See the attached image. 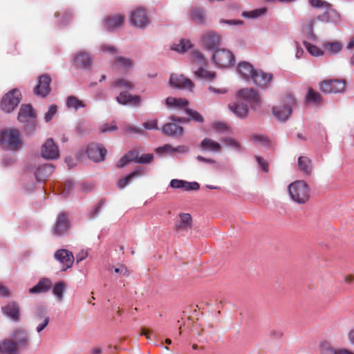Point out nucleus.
<instances>
[{
	"instance_id": "56",
	"label": "nucleus",
	"mask_w": 354,
	"mask_h": 354,
	"mask_svg": "<svg viewBox=\"0 0 354 354\" xmlns=\"http://www.w3.org/2000/svg\"><path fill=\"white\" fill-rule=\"evenodd\" d=\"M114 272L120 274L122 277H127L129 272L124 265H120L119 267L114 268Z\"/></svg>"
},
{
	"instance_id": "5",
	"label": "nucleus",
	"mask_w": 354,
	"mask_h": 354,
	"mask_svg": "<svg viewBox=\"0 0 354 354\" xmlns=\"http://www.w3.org/2000/svg\"><path fill=\"white\" fill-rule=\"evenodd\" d=\"M36 115L33 109L30 104L21 105L19 113L18 120L20 122L26 123L24 129L28 132L32 133L36 127Z\"/></svg>"
},
{
	"instance_id": "51",
	"label": "nucleus",
	"mask_w": 354,
	"mask_h": 354,
	"mask_svg": "<svg viewBox=\"0 0 354 354\" xmlns=\"http://www.w3.org/2000/svg\"><path fill=\"white\" fill-rule=\"evenodd\" d=\"M309 4L314 8L326 9L332 5L330 3L324 0H308Z\"/></svg>"
},
{
	"instance_id": "40",
	"label": "nucleus",
	"mask_w": 354,
	"mask_h": 354,
	"mask_svg": "<svg viewBox=\"0 0 354 354\" xmlns=\"http://www.w3.org/2000/svg\"><path fill=\"white\" fill-rule=\"evenodd\" d=\"M66 289V284L64 281H59L55 284L53 288V293L59 300L64 298V292Z\"/></svg>"
},
{
	"instance_id": "25",
	"label": "nucleus",
	"mask_w": 354,
	"mask_h": 354,
	"mask_svg": "<svg viewBox=\"0 0 354 354\" xmlns=\"http://www.w3.org/2000/svg\"><path fill=\"white\" fill-rule=\"evenodd\" d=\"M315 24V19L313 17L304 18L301 20V30L305 32L308 39L311 40H316L317 35L314 32V26Z\"/></svg>"
},
{
	"instance_id": "8",
	"label": "nucleus",
	"mask_w": 354,
	"mask_h": 354,
	"mask_svg": "<svg viewBox=\"0 0 354 354\" xmlns=\"http://www.w3.org/2000/svg\"><path fill=\"white\" fill-rule=\"evenodd\" d=\"M212 59L216 66L222 68L228 67L235 62L233 53L225 48L216 50Z\"/></svg>"
},
{
	"instance_id": "34",
	"label": "nucleus",
	"mask_w": 354,
	"mask_h": 354,
	"mask_svg": "<svg viewBox=\"0 0 354 354\" xmlns=\"http://www.w3.org/2000/svg\"><path fill=\"white\" fill-rule=\"evenodd\" d=\"M190 19L197 24H205L206 22L205 11L197 8L192 9Z\"/></svg>"
},
{
	"instance_id": "63",
	"label": "nucleus",
	"mask_w": 354,
	"mask_h": 354,
	"mask_svg": "<svg viewBox=\"0 0 354 354\" xmlns=\"http://www.w3.org/2000/svg\"><path fill=\"white\" fill-rule=\"evenodd\" d=\"M117 129L118 128L115 124L110 125L108 124H105L104 125H103L102 128V132L113 131L117 130Z\"/></svg>"
},
{
	"instance_id": "30",
	"label": "nucleus",
	"mask_w": 354,
	"mask_h": 354,
	"mask_svg": "<svg viewBox=\"0 0 354 354\" xmlns=\"http://www.w3.org/2000/svg\"><path fill=\"white\" fill-rule=\"evenodd\" d=\"M52 286V283L50 279L44 278L41 279L37 285L31 288L29 290V292L31 294H38L41 292H46L48 291Z\"/></svg>"
},
{
	"instance_id": "21",
	"label": "nucleus",
	"mask_w": 354,
	"mask_h": 354,
	"mask_svg": "<svg viewBox=\"0 0 354 354\" xmlns=\"http://www.w3.org/2000/svg\"><path fill=\"white\" fill-rule=\"evenodd\" d=\"M251 79L256 85L264 88L268 85L272 79V74L266 73L261 70H255Z\"/></svg>"
},
{
	"instance_id": "58",
	"label": "nucleus",
	"mask_w": 354,
	"mask_h": 354,
	"mask_svg": "<svg viewBox=\"0 0 354 354\" xmlns=\"http://www.w3.org/2000/svg\"><path fill=\"white\" fill-rule=\"evenodd\" d=\"M181 147H179L176 149H173L172 147L170 145H165L163 147H160L156 149V151L158 153H163V152H168L171 151H180Z\"/></svg>"
},
{
	"instance_id": "13",
	"label": "nucleus",
	"mask_w": 354,
	"mask_h": 354,
	"mask_svg": "<svg viewBox=\"0 0 354 354\" xmlns=\"http://www.w3.org/2000/svg\"><path fill=\"white\" fill-rule=\"evenodd\" d=\"M51 78L48 75H42L38 77V84L34 88V93L42 97H46L50 91Z\"/></svg>"
},
{
	"instance_id": "49",
	"label": "nucleus",
	"mask_w": 354,
	"mask_h": 354,
	"mask_svg": "<svg viewBox=\"0 0 354 354\" xmlns=\"http://www.w3.org/2000/svg\"><path fill=\"white\" fill-rule=\"evenodd\" d=\"M153 158L152 153H145L139 156L138 153L135 152L134 162L137 163H149Z\"/></svg>"
},
{
	"instance_id": "45",
	"label": "nucleus",
	"mask_w": 354,
	"mask_h": 354,
	"mask_svg": "<svg viewBox=\"0 0 354 354\" xmlns=\"http://www.w3.org/2000/svg\"><path fill=\"white\" fill-rule=\"evenodd\" d=\"M134 151H130L128 153L123 156L117 163V167L118 168H122L127 165H128L130 162H134Z\"/></svg>"
},
{
	"instance_id": "6",
	"label": "nucleus",
	"mask_w": 354,
	"mask_h": 354,
	"mask_svg": "<svg viewBox=\"0 0 354 354\" xmlns=\"http://www.w3.org/2000/svg\"><path fill=\"white\" fill-rule=\"evenodd\" d=\"M21 101V93L17 89L8 92L1 101V109L6 113L14 111Z\"/></svg>"
},
{
	"instance_id": "32",
	"label": "nucleus",
	"mask_w": 354,
	"mask_h": 354,
	"mask_svg": "<svg viewBox=\"0 0 354 354\" xmlns=\"http://www.w3.org/2000/svg\"><path fill=\"white\" fill-rule=\"evenodd\" d=\"M254 71L253 66L248 62H241L239 64L238 72L245 79L251 78Z\"/></svg>"
},
{
	"instance_id": "24",
	"label": "nucleus",
	"mask_w": 354,
	"mask_h": 354,
	"mask_svg": "<svg viewBox=\"0 0 354 354\" xmlns=\"http://www.w3.org/2000/svg\"><path fill=\"white\" fill-rule=\"evenodd\" d=\"M10 340L15 343V345L17 346L19 350L26 348L28 345V335L26 332L22 330H16Z\"/></svg>"
},
{
	"instance_id": "52",
	"label": "nucleus",
	"mask_w": 354,
	"mask_h": 354,
	"mask_svg": "<svg viewBox=\"0 0 354 354\" xmlns=\"http://www.w3.org/2000/svg\"><path fill=\"white\" fill-rule=\"evenodd\" d=\"M185 112L187 113V115L190 116L191 119L193 120L194 121L197 122H203V118L198 112L188 108L185 109Z\"/></svg>"
},
{
	"instance_id": "11",
	"label": "nucleus",
	"mask_w": 354,
	"mask_h": 354,
	"mask_svg": "<svg viewBox=\"0 0 354 354\" xmlns=\"http://www.w3.org/2000/svg\"><path fill=\"white\" fill-rule=\"evenodd\" d=\"M88 157L95 162H100L104 160L106 155V149L101 145L91 143L86 149Z\"/></svg>"
},
{
	"instance_id": "48",
	"label": "nucleus",
	"mask_w": 354,
	"mask_h": 354,
	"mask_svg": "<svg viewBox=\"0 0 354 354\" xmlns=\"http://www.w3.org/2000/svg\"><path fill=\"white\" fill-rule=\"evenodd\" d=\"M141 174V172L140 171H133L132 173H131L129 175H128L127 176H126L125 178H123L122 179H120L118 183V187L120 188V189H123L124 187H125L129 182L134 177H136V176H138Z\"/></svg>"
},
{
	"instance_id": "33",
	"label": "nucleus",
	"mask_w": 354,
	"mask_h": 354,
	"mask_svg": "<svg viewBox=\"0 0 354 354\" xmlns=\"http://www.w3.org/2000/svg\"><path fill=\"white\" fill-rule=\"evenodd\" d=\"M201 148L207 151L219 152L221 145L210 138H205L200 145Z\"/></svg>"
},
{
	"instance_id": "64",
	"label": "nucleus",
	"mask_w": 354,
	"mask_h": 354,
	"mask_svg": "<svg viewBox=\"0 0 354 354\" xmlns=\"http://www.w3.org/2000/svg\"><path fill=\"white\" fill-rule=\"evenodd\" d=\"M10 295L9 290L0 283V296L8 297Z\"/></svg>"
},
{
	"instance_id": "43",
	"label": "nucleus",
	"mask_w": 354,
	"mask_h": 354,
	"mask_svg": "<svg viewBox=\"0 0 354 354\" xmlns=\"http://www.w3.org/2000/svg\"><path fill=\"white\" fill-rule=\"evenodd\" d=\"M266 12L267 9L266 8H261L252 11H243L241 13V16L245 18H257L266 14Z\"/></svg>"
},
{
	"instance_id": "46",
	"label": "nucleus",
	"mask_w": 354,
	"mask_h": 354,
	"mask_svg": "<svg viewBox=\"0 0 354 354\" xmlns=\"http://www.w3.org/2000/svg\"><path fill=\"white\" fill-rule=\"evenodd\" d=\"M113 86L114 87L126 88L128 90H132L134 88L133 84L126 79H119L115 80L113 82Z\"/></svg>"
},
{
	"instance_id": "42",
	"label": "nucleus",
	"mask_w": 354,
	"mask_h": 354,
	"mask_svg": "<svg viewBox=\"0 0 354 354\" xmlns=\"http://www.w3.org/2000/svg\"><path fill=\"white\" fill-rule=\"evenodd\" d=\"M115 64L124 71H127L131 67L132 61L130 59L119 56L115 57Z\"/></svg>"
},
{
	"instance_id": "1",
	"label": "nucleus",
	"mask_w": 354,
	"mask_h": 354,
	"mask_svg": "<svg viewBox=\"0 0 354 354\" xmlns=\"http://www.w3.org/2000/svg\"><path fill=\"white\" fill-rule=\"evenodd\" d=\"M239 100L236 102L229 104V109L240 118H245L248 113V104L243 101L248 102L251 108L256 110L260 107V97L254 88H243L239 91Z\"/></svg>"
},
{
	"instance_id": "3",
	"label": "nucleus",
	"mask_w": 354,
	"mask_h": 354,
	"mask_svg": "<svg viewBox=\"0 0 354 354\" xmlns=\"http://www.w3.org/2000/svg\"><path fill=\"white\" fill-rule=\"evenodd\" d=\"M0 145L5 149L19 150L22 145L19 131L16 129H11L0 132Z\"/></svg>"
},
{
	"instance_id": "27",
	"label": "nucleus",
	"mask_w": 354,
	"mask_h": 354,
	"mask_svg": "<svg viewBox=\"0 0 354 354\" xmlns=\"http://www.w3.org/2000/svg\"><path fill=\"white\" fill-rule=\"evenodd\" d=\"M124 22V16L120 14L109 17L106 21V28L109 31H113L120 28Z\"/></svg>"
},
{
	"instance_id": "38",
	"label": "nucleus",
	"mask_w": 354,
	"mask_h": 354,
	"mask_svg": "<svg viewBox=\"0 0 354 354\" xmlns=\"http://www.w3.org/2000/svg\"><path fill=\"white\" fill-rule=\"evenodd\" d=\"M194 73L198 77L209 81L216 78L215 72L207 71V69L204 68V66L198 68L194 71Z\"/></svg>"
},
{
	"instance_id": "23",
	"label": "nucleus",
	"mask_w": 354,
	"mask_h": 354,
	"mask_svg": "<svg viewBox=\"0 0 354 354\" xmlns=\"http://www.w3.org/2000/svg\"><path fill=\"white\" fill-rule=\"evenodd\" d=\"M2 311L13 321L19 322L20 320V308L16 302H9L2 307Z\"/></svg>"
},
{
	"instance_id": "54",
	"label": "nucleus",
	"mask_w": 354,
	"mask_h": 354,
	"mask_svg": "<svg viewBox=\"0 0 354 354\" xmlns=\"http://www.w3.org/2000/svg\"><path fill=\"white\" fill-rule=\"evenodd\" d=\"M57 106L56 105H50L49 106V109H48V111L45 114V120L46 122H49L50 121L53 116L55 115V113H57Z\"/></svg>"
},
{
	"instance_id": "10",
	"label": "nucleus",
	"mask_w": 354,
	"mask_h": 354,
	"mask_svg": "<svg viewBox=\"0 0 354 354\" xmlns=\"http://www.w3.org/2000/svg\"><path fill=\"white\" fill-rule=\"evenodd\" d=\"M41 156L47 160H55L59 157L58 146L54 142L52 138L47 139L42 145Z\"/></svg>"
},
{
	"instance_id": "22",
	"label": "nucleus",
	"mask_w": 354,
	"mask_h": 354,
	"mask_svg": "<svg viewBox=\"0 0 354 354\" xmlns=\"http://www.w3.org/2000/svg\"><path fill=\"white\" fill-rule=\"evenodd\" d=\"M55 167L53 164H44L42 165H39L35 172L37 181H44L53 173Z\"/></svg>"
},
{
	"instance_id": "18",
	"label": "nucleus",
	"mask_w": 354,
	"mask_h": 354,
	"mask_svg": "<svg viewBox=\"0 0 354 354\" xmlns=\"http://www.w3.org/2000/svg\"><path fill=\"white\" fill-rule=\"evenodd\" d=\"M340 14L335 9L333 6L324 9V12L317 16L316 19L323 23H337L340 20Z\"/></svg>"
},
{
	"instance_id": "7",
	"label": "nucleus",
	"mask_w": 354,
	"mask_h": 354,
	"mask_svg": "<svg viewBox=\"0 0 354 354\" xmlns=\"http://www.w3.org/2000/svg\"><path fill=\"white\" fill-rule=\"evenodd\" d=\"M169 120L171 122L165 124L162 127L163 133L170 137H179L183 133V128L177 125L176 122H187L190 119L187 120L176 115H171Z\"/></svg>"
},
{
	"instance_id": "59",
	"label": "nucleus",
	"mask_w": 354,
	"mask_h": 354,
	"mask_svg": "<svg viewBox=\"0 0 354 354\" xmlns=\"http://www.w3.org/2000/svg\"><path fill=\"white\" fill-rule=\"evenodd\" d=\"M35 318L37 322H39V320L44 319V316H47L46 315L45 309L43 307H38L35 312Z\"/></svg>"
},
{
	"instance_id": "26",
	"label": "nucleus",
	"mask_w": 354,
	"mask_h": 354,
	"mask_svg": "<svg viewBox=\"0 0 354 354\" xmlns=\"http://www.w3.org/2000/svg\"><path fill=\"white\" fill-rule=\"evenodd\" d=\"M170 186L175 189H182L185 191L198 190L200 185L196 182L188 183L178 179H172L170 181Z\"/></svg>"
},
{
	"instance_id": "20",
	"label": "nucleus",
	"mask_w": 354,
	"mask_h": 354,
	"mask_svg": "<svg viewBox=\"0 0 354 354\" xmlns=\"http://www.w3.org/2000/svg\"><path fill=\"white\" fill-rule=\"evenodd\" d=\"M202 42L203 45L207 49H213L220 44L221 37L220 35L215 32H207L202 36Z\"/></svg>"
},
{
	"instance_id": "9",
	"label": "nucleus",
	"mask_w": 354,
	"mask_h": 354,
	"mask_svg": "<svg viewBox=\"0 0 354 354\" xmlns=\"http://www.w3.org/2000/svg\"><path fill=\"white\" fill-rule=\"evenodd\" d=\"M346 82L342 80H326L319 84V89L325 93H337L344 90Z\"/></svg>"
},
{
	"instance_id": "55",
	"label": "nucleus",
	"mask_w": 354,
	"mask_h": 354,
	"mask_svg": "<svg viewBox=\"0 0 354 354\" xmlns=\"http://www.w3.org/2000/svg\"><path fill=\"white\" fill-rule=\"evenodd\" d=\"M222 142L227 146L231 147L234 149H239L240 148V143L234 139L227 138L222 140Z\"/></svg>"
},
{
	"instance_id": "15",
	"label": "nucleus",
	"mask_w": 354,
	"mask_h": 354,
	"mask_svg": "<svg viewBox=\"0 0 354 354\" xmlns=\"http://www.w3.org/2000/svg\"><path fill=\"white\" fill-rule=\"evenodd\" d=\"M73 62L76 68L87 69L91 66L93 59L88 52L80 50L75 55Z\"/></svg>"
},
{
	"instance_id": "36",
	"label": "nucleus",
	"mask_w": 354,
	"mask_h": 354,
	"mask_svg": "<svg viewBox=\"0 0 354 354\" xmlns=\"http://www.w3.org/2000/svg\"><path fill=\"white\" fill-rule=\"evenodd\" d=\"M191 62L192 64L198 68L205 66L207 60L203 55L198 50H194L191 54Z\"/></svg>"
},
{
	"instance_id": "4",
	"label": "nucleus",
	"mask_w": 354,
	"mask_h": 354,
	"mask_svg": "<svg viewBox=\"0 0 354 354\" xmlns=\"http://www.w3.org/2000/svg\"><path fill=\"white\" fill-rule=\"evenodd\" d=\"M295 104V97L291 93H287L283 97V104L272 108V113L278 120L285 122L291 115Z\"/></svg>"
},
{
	"instance_id": "2",
	"label": "nucleus",
	"mask_w": 354,
	"mask_h": 354,
	"mask_svg": "<svg viewBox=\"0 0 354 354\" xmlns=\"http://www.w3.org/2000/svg\"><path fill=\"white\" fill-rule=\"evenodd\" d=\"M291 199L298 204H305L310 199V188L304 180H296L288 186Z\"/></svg>"
},
{
	"instance_id": "17",
	"label": "nucleus",
	"mask_w": 354,
	"mask_h": 354,
	"mask_svg": "<svg viewBox=\"0 0 354 354\" xmlns=\"http://www.w3.org/2000/svg\"><path fill=\"white\" fill-rule=\"evenodd\" d=\"M69 226L68 214L65 212H61L57 215L53 233L57 236H62L68 230Z\"/></svg>"
},
{
	"instance_id": "47",
	"label": "nucleus",
	"mask_w": 354,
	"mask_h": 354,
	"mask_svg": "<svg viewBox=\"0 0 354 354\" xmlns=\"http://www.w3.org/2000/svg\"><path fill=\"white\" fill-rule=\"evenodd\" d=\"M304 45L308 53L313 56H320L324 55V51L315 45H313L306 41H304Z\"/></svg>"
},
{
	"instance_id": "62",
	"label": "nucleus",
	"mask_w": 354,
	"mask_h": 354,
	"mask_svg": "<svg viewBox=\"0 0 354 354\" xmlns=\"http://www.w3.org/2000/svg\"><path fill=\"white\" fill-rule=\"evenodd\" d=\"M49 322V317L48 316H44V319L42 322L39 324L37 327V332L40 333L48 325Z\"/></svg>"
},
{
	"instance_id": "29",
	"label": "nucleus",
	"mask_w": 354,
	"mask_h": 354,
	"mask_svg": "<svg viewBox=\"0 0 354 354\" xmlns=\"http://www.w3.org/2000/svg\"><path fill=\"white\" fill-rule=\"evenodd\" d=\"M297 165L299 170L305 175L310 176L313 171L311 160L304 156L298 158Z\"/></svg>"
},
{
	"instance_id": "14",
	"label": "nucleus",
	"mask_w": 354,
	"mask_h": 354,
	"mask_svg": "<svg viewBox=\"0 0 354 354\" xmlns=\"http://www.w3.org/2000/svg\"><path fill=\"white\" fill-rule=\"evenodd\" d=\"M131 24L138 28H143L149 23L146 11L142 8H137L131 12Z\"/></svg>"
},
{
	"instance_id": "60",
	"label": "nucleus",
	"mask_w": 354,
	"mask_h": 354,
	"mask_svg": "<svg viewBox=\"0 0 354 354\" xmlns=\"http://www.w3.org/2000/svg\"><path fill=\"white\" fill-rule=\"evenodd\" d=\"M221 24H225L227 25H243L244 24L242 20H236V19H221Z\"/></svg>"
},
{
	"instance_id": "35",
	"label": "nucleus",
	"mask_w": 354,
	"mask_h": 354,
	"mask_svg": "<svg viewBox=\"0 0 354 354\" xmlns=\"http://www.w3.org/2000/svg\"><path fill=\"white\" fill-rule=\"evenodd\" d=\"M165 104L168 107L182 108L188 105L189 102L185 98L168 97L165 100Z\"/></svg>"
},
{
	"instance_id": "28",
	"label": "nucleus",
	"mask_w": 354,
	"mask_h": 354,
	"mask_svg": "<svg viewBox=\"0 0 354 354\" xmlns=\"http://www.w3.org/2000/svg\"><path fill=\"white\" fill-rule=\"evenodd\" d=\"M118 103L125 105L131 104L133 105H139L140 104V97L139 95H131L126 92H121L116 97Z\"/></svg>"
},
{
	"instance_id": "39",
	"label": "nucleus",
	"mask_w": 354,
	"mask_h": 354,
	"mask_svg": "<svg viewBox=\"0 0 354 354\" xmlns=\"http://www.w3.org/2000/svg\"><path fill=\"white\" fill-rule=\"evenodd\" d=\"M306 101L315 104H319L322 102V95L317 91L310 88L306 96Z\"/></svg>"
},
{
	"instance_id": "19",
	"label": "nucleus",
	"mask_w": 354,
	"mask_h": 354,
	"mask_svg": "<svg viewBox=\"0 0 354 354\" xmlns=\"http://www.w3.org/2000/svg\"><path fill=\"white\" fill-rule=\"evenodd\" d=\"M192 218L188 213H180L176 221L174 230L177 232H187L192 228Z\"/></svg>"
},
{
	"instance_id": "16",
	"label": "nucleus",
	"mask_w": 354,
	"mask_h": 354,
	"mask_svg": "<svg viewBox=\"0 0 354 354\" xmlns=\"http://www.w3.org/2000/svg\"><path fill=\"white\" fill-rule=\"evenodd\" d=\"M171 86L178 88H187L190 91L194 87V84L188 78L180 74H171L169 78Z\"/></svg>"
},
{
	"instance_id": "12",
	"label": "nucleus",
	"mask_w": 354,
	"mask_h": 354,
	"mask_svg": "<svg viewBox=\"0 0 354 354\" xmlns=\"http://www.w3.org/2000/svg\"><path fill=\"white\" fill-rule=\"evenodd\" d=\"M54 257L62 264V271H66L71 268L74 262L73 253L66 249H61L56 251L54 254Z\"/></svg>"
},
{
	"instance_id": "53",
	"label": "nucleus",
	"mask_w": 354,
	"mask_h": 354,
	"mask_svg": "<svg viewBox=\"0 0 354 354\" xmlns=\"http://www.w3.org/2000/svg\"><path fill=\"white\" fill-rule=\"evenodd\" d=\"M252 140L257 143L261 144L262 145H267L269 144L268 138L263 135H253Z\"/></svg>"
},
{
	"instance_id": "41",
	"label": "nucleus",
	"mask_w": 354,
	"mask_h": 354,
	"mask_svg": "<svg viewBox=\"0 0 354 354\" xmlns=\"http://www.w3.org/2000/svg\"><path fill=\"white\" fill-rule=\"evenodd\" d=\"M67 106L68 108H73L75 110L80 107H85L86 104L73 95H70L67 98Z\"/></svg>"
},
{
	"instance_id": "31",
	"label": "nucleus",
	"mask_w": 354,
	"mask_h": 354,
	"mask_svg": "<svg viewBox=\"0 0 354 354\" xmlns=\"http://www.w3.org/2000/svg\"><path fill=\"white\" fill-rule=\"evenodd\" d=\"M19 349L10 339H4L0 342L1 354H18Z\"/></svg>"
},
{
	"instance_id": "61",
	"label": "nucleus",
	"mask_w": 354,
	"mask_h": 354,
	"mask_svg": "<svg viewBox=\"0 0 354 354\" xmlns=\"http://www.w3.org/2000/svg\"><path fill=\"white\" fill-rule=\"evenodd\" d=\"M256 160L258 162L259 166L262 168L265 172L268 171V164L264 160L261 156H256Z\"/></svg>"
},
{
	"instance_id": "50",
	"label": "nucleus",
	"mask_w": 354,
	"mask_h": 354,
	"mask_svg": "<svg viewBox=\"0 0 354 354\" xmlns=\"http://www.w3.org/2000/svg\"><path fill=\"white\" fill-rule=\"evenodd\" d=\"M337 351V348H333L327 342H323L320 344V352L322 354H336Z\"/></svg>"
},
{
	"instance_id": "37",
	"label": "nucleus",
	"mask_w": 354,
	"mask_h": 354,
	"mask_svg": "<svg viewBox=\"0 0 354 354\" xmlns=\"http://www.w3.org/2000/svg\"><path fill=\"white\" fill-rule=\"evenodd\" d=\"M326 51L337 54L342 50V45L339 41H326L322 44Z\"/></svg>"
},
{
	"instance_id": "44",
	"label": "nucleus",
	"mask_w": 354,
	"mask_h": 354,
	"mask_svg": "<svg viewBox=\"0 0 354 354\" xmlns=\"http://www.w3.org/2000/svg\"><path fill=\"white\" fill-rule=\"evenodd\" d=\"M192 47V44L189 40L181 39L178 44H174L171 49L178 52L185 53Z\"/></svg>"
},
{
	"instance_id": "57",
	"label": "nucleus",
	"mask_w": 354,
	"mask_h": 354,
	"mask_svg": "<svg viewBox=\"0 0 354 354\" xmlns=\"http://www.w3.org/2000/svg\"><path fill=\"white\" fill-rule=\"evenodd\" d=\"M142 125L146 129H149V130H153V129H158L157 120L147 121V122H144Z\"/></svg>"
}]
</instances>
